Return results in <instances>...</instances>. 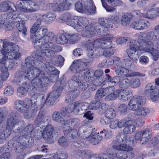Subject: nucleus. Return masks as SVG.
<instances>
[{"label":"nucleus","mask_w":159,"mask_h":159,"mask_svg":"<svg viewBox=\"0 0 159 159\" xmlns=\"http://www.w3.org/2000/svg\"><path fill=\"white\" fill-rule=\"evenodd\" d=\"M140 85V82L139 79L137 78H134L130 80L129 86L133 88L139 87Z\"/></svg>","instance_id":"obj_51"},{"label":"nucleus","mask_w":159,"mask_h":159,"mask_svg":"<svg viewBox=\"0 0 159 159\" xmlns=\"http://www.w3.org/2000/svg\"><path fill=\"white\" fill-rule=\"evenodd\" d=\"M159 39V33L151 31L147 33L141 32L139 36V41L146 52H149L154 47L153 43H156Z\"/></svg>","instance_id":"obj_11"},{"label":"nucleus","mask_w":159,"mask_h":159,"mask_svg":"<svg viewBox=\"0 0 159 159\" xmlns=\"http://www.w3.org/2000/svg\"><path fill=\"white\" fill-rule=\"evenodd\" d=\"M139 24L140 30L147 29L149 25V23L148 21L142 19L139 20Z\"/></svg>","instance_id":"obj_58"},{"label":"nucleus","mask_w":159,"mask_h":159,"mask_svg":"<svg viewBox=\"0 0 159 159\" xmlns=\"http://www.w3.org/2000/svg\"><path fill=\"white\" fill-rule=\"evenodd\" d=\"M133 18V15L132 13H125L122 16L120 22L121 24L123 26L129 25Z\"/></svg>","instance_id":"obj_39"},{"label":"nucleus","mask_w":159,"mask_h":159,"mask_svg":"<svg viewBox=\"0 0 159 159\" xmlns=\"http://www.w3.org/2000/svg\"><path fill=\"white\" fill-rule=\"evenodd\" d=\"M63 89V88L62 86H54L53 91L47 95L46 99L44 96H42L39 103L37 101H34V103L33 101H31V106L32 116L39 109L43 108L45 104L47 106L52 105L61 95Z\"/></svg>","instance_id":"obj_8"},{"label":"nucleus","mask_w":159,"mask_h":159,"mask_svg":"<svg viewBox=\"0 0 159 159\" xmlns=\"http://www.w3.org/2000/svg\"><path fill=\"white\" fill-rule=\"evenodd\" d=\"M68 36V41L72 42H75L79 39V35L78 34H67Z\"/></svg>","instance_id":"obj_57"},{"label":"nucleus","mask_w":159,"mask_h":159,"mask_svg":"<svg viewBox=\"0 0 159 159\" xmlns=\"http://www.w3.org/2000/svg\"><path fill=\"white\" fill-rule=\"evenodd\" d=\"M34 47L36 49L32 53V56L34 58L33 64L35 66L44 62L45 56L51 59L54 57L55 53L61 51V48L60 46L49 42Z\"/></svg>","instance_id":"obj_5"},{"label":"nucleus","mask_w":159,"mask_h":159,"mask_svg":"<svg viewBox=\"0 0 159 159\" xmlns=\"http://www.w3.org/2000/svg\"><path fill=\"white\" fill-rule=\"evenodd\" d=\"M53 127L52 125H48L45 127L42 133V136L44 139H51L53 137Z\"/></svg>","instance_id":"obj_33"},{"label":"nucleus","mask_w":159,"mask_h":159,"mask_svg":"<svg viewBox=\"0 0 159 159\" xmlns=\"http://www.w3.org/2000/svg\"><path fill=\"white\" fill-rule=\"evenodd\" d=\"M140 11H134L136 17L139 19L142 17L149 19H154L159 16V11H147L145 14L141 13Z\"/></svg>","instance_id":"obj_27"},{"label":"nucleus","mask_w":159,"mask_h":159,"mask_svg":"<svg viewBox=\"0 0 159 159\" xmlns=\"http://www.w3.org/2000/svg\"><path fill=\"white\" fill-rule=\"evenodd\" d=\"M80 93L79 90L77 89L70 91L66 95L65 102H68L73 101L79 95Z\"/></svg>","instance_id":"obj_38"},{"label":"nucleus","mask_w":159,"mask_h":159,"mask_svg":"<svg viewBox=\"0 0 159 159\" xmlns=\"http://www.w3.org/2000/svg\"><path fill=\"white\" fill-rule=\"evenodd\" d=\"M107 153H103L102 154V157L97 155H92L88 159H125L123 153L121 156L117 155L116 152L110 149H107Z\"/></svg>","instance_id":"obj_23"},{"label":"nucleus","mask_w":159,"mask_h":159,"mask_svg":"<svg viewBox=\"0 0 159 159\" xmlns=\"http://www.w3.org/2000/svg\"><path fill=\"white\" fill-rule=\"evenodd\" d=\"M133 120H130L129 122H126V125H125L123 129V132L125 134H131L136 130V127L134 125L132 124Z\"/></svg>","instance_id":"obj_35"},{"label":"nucleus","mask_w":159,"mask_h":159,"mask_svg":"<svg viewBox=\"0 0 159 159\" xmlns=\"http://www.w3.org/2000/svg\"><path fill=\"white\" fill-rule=\"evenodd\" d=\"M17 19H16V20H18V21H17V22H19V23L16 24V28L19 32H22L24 36L26 35L27 30L25 27V21L23 20H20L19 21Z\"/></svg>","instance_id":"obj_42"},{"label":"nucleus","mask_w":159,"mask_h":159,"mask_svg":"<svg viewBox=\"0 0 159 159\" xmlns=\"http://www.w3.org/2000/svg\"><path fill=\"white\" fill-rule=\"evenodd\" d=\"M46 113L43 111H40L38 115L34 121V124L37 126L39 127L42 123L45 122L46 117Z\"/></svg>","instance_id":"obj_37"},{"label":"nucleus","mask_w":159,"mask_h":159,"mask_svg":"<svg viewBox=\"0 0 159 159\" xmlns=\"http://www.w3.org/2000/svg\"><path fill=\"white\" fill-rule=\"evenodd\" d=\"M22 65L21 70L18 71L16 73L17 76L20 80L24 79L26 80L22 84V86L18 88L17 93L19 96L23 97L27 93V90L30 93H34L37 88H42L46 87L47 82L48 80L46 79L44 83H42L40 80L36 78H29V75L30 74H27V70H25Z\"/></svg>","instance_id":"obj_3"},{"label":"nucleus","mask_w":159,"mask_h":159,"mask_svg":"<svg viewBox=\"0 0 159 159\" xmlns=\"http://www.w3.org/2000/svg\"><path fill=\"white\" fill-rule=\"evenodd\" d=\"M68 38L67 34H61L56 37V41L58 44L65 45L68 42Z\"/></svg>","instance_id":"obj_41"},{"label":"nucleus","mask_w":159,"mask_h":159,"mask_svg":"<svg viewBox=\"0 0 159 159\" xmlns=\"http://www.w3.org/2000/svg\"><path fill=\"white\" fill-rule=\"evenodd\" d=\"M14 92L13 87L11 86H7L4 90V94L6 96H9L12 95Z\"/></svg>","instance_id":"obj_59"},{"label":"nucleus","mask_w":159,"mask_h":159,"mask_svg":"<svg viewBox=\"0 0 159 159\" xmlns=\"http://www.w3.org/2000/svg\"><path fill=\"white\" fill-rule=\"evenodd\" d=\"M73 22L76 25V27L73 28L78 31H80L82 29L85 27V30L81 33V35L83 37H91L95 35L97 30L96 29L91 23L89 24V20L84 17L75 16Z\"/></svg>","instance_id":"obj_10"},{"label":"nucleus","mask_w":159,"mask_h":159,"mask_svg":"<svg viewBox=\"0 0 159 159\" xmlns=\"http://www.w3.org/2000/svg\"><path fill=\"white\" fill-rule=\"evenodd\" d=\"M130 26L136 30H140L139 20L137 21H133Z\"/></svg>","instance_id":"obj_63"},{"label":"nucleus","mask_w":159,"mask_h":159,"mask_svg":"<svg viewBox=\"0 0 159 159\" xmlns=\"http://www.w3.org/2000/svg\"><path fill=\"white\" fill-rule=\"evenodd\" d=\"M8 114L7 109L5 107L0 108V125L2 123L4 118V116ZM6 127H0V132L3 131V129H5Z\"/></svg>","instance_id":"obj_46"},{"label":"nucleus","mask_w":159,"mask_h":159,"mask_svg":"<svg viewBox=\"0 0 159 159\" xmlns=\"http://www.w3.org/2000/svg\"><path fill=\"white\" fill-rule=\"evenodd\" d=\"M139 62L142 64H146L149 62V59L147 56H142L140 57Z\"/></svg>","instance_id":"obj_64"},{"label":"nucleus","mask_w":159,"mask_h":159,"mask_svg":"<svg viewBox=\"0 0 159 159\" xmlns=\"http://www.w3.org/2000/svg\"><path fill=\"white\" fill-rule=\"evenodd\" d=\"M113 35L107 34L104 36V38L98 39L95 40H88L84 44L88 52L87 56L90 58H93L95 56L100 54V50L107 48L109 45L111 46Z\"/></svg>","instance_id":"obj_6"},{"label":"nucleus","mask_w":159,"mask_h":159,"mask_svg":"<svg viewBox=\"0 0 159 159\" xmlns=\"http://www.w3.org/2000/svg\"><path fill=\"white\" fill-rule=\"evenodd\" d=\"M59 19L62 22H65L66 24L72 27H76V25L73 21L75 16H72L69 13H66L61 15Z\"/></svg>","instance_id":"obj_28"},{"label":"nucleus","mask_w":159,"mask_h":159,"mask_svg":"<svg viewBox=\"0 0 159 159\" xmlns=\"http://www.w3.org/2000/svg\"><path fill=\"white\" fill-rule=\"evenodd\" d=\"M116 115V112L113 108L108 109L105 112V116L108 118L113 119Z\"/></svg>","instance_id":"obj_50"},{"label":"nucleus","mask_w":159,"mask_h":159,"mask_svg":"<svg viewBox=\"0 0 159 159\" xmlns=\"http://www.w3.org/2000/svg\"><path fill=\"white\" fill-rule=\"evenodd\" d=\"M16 117V114L14 112H12L9 114L7 120L5 129H3L2 132H0V144L4 143L6 139L11 134L12 129L15 125H18L19 122Z\"/></svg>","instance_id":"obj_14"},{"label":"nucleus","mask_w":159,"mask_h":159,"mask_svg":"<svg viewBox=\"0 0 159 159\" xmlns=\"http://www.w3.org/2000/svg\"><path fill=\"white\" fill-rule=\"evenodd\" d=\"M111 131H108L103 129L102 131H100L99 133H94L92 131L91 134L89 136H86L85 138L93 145L98 144L102 139V135H105L106 139H109L111 137Z\"/></svg>","instance_id":"obj_19"},{"label":"nucleus","mask_w":159,"mask_h":159,"mask_svg":"<svg viewBox=\"0 0 159 159\" xmlns=\"http://www.w3.org/2000/svg\"><path fill=\"white\" fill-rule=\"evenodd\" d=\"M58 143L61 146L64 148L68 147L69 145V143L64 136L61 137L59 139Z\"/></svg>","instance_id":"obj_56"},{"label":"nucleus","mask_w":159,"mask_h":159,"mask_svg":"<svg viewBox=\"0 0 159 159\" xmlns=\"http://www.w3.org/2000/svg\"><path fill=\"white\" fill-rule=\"evenodd\" d=\"M129 82L130 80L128 78L123 79L120 81L119 86L120 88L124 89H128V88L129 86Z\"/></svg>","instance_id":"obj_48"},{"label":"nucleus","mask_w":159,"mask_h":159,"mask_svg":"<svg viewBox=\"0 0 159 159\" xmlns=\"http://www.w3.org/2000/svg\"><path fill=\"white\" fill-rule=\"evenodd\" d=\"M119 90L116 89L114 92L110 93L105 98L106 101H109L115 100L118 96V93L120 92Z\"/></svg>","instance_id":"obj_47"},{"label":"nucleus","mask_w":159,"mask_h":159,"mask_svg":"<svg viewBox=\"0 0 159 159\" xmlns=\"http://www.w3.org/2000/svg\"><path fill=\"white\" fill-rule=\"evenodd\" d=\"M120 18L117 16H112L111 18H101L98 20L99 23L102 26L106 29L112 28L113 25L116 28L119 25Z\"/></svg>","instance_id":"obj_21"},{"label":"nucleus","mask_w":159,"mask_h":159,"mask_svg":"<svg viewBox=\"0 0 159 159\" xmlns=\"http://www.w3.org/2000/svg\"><path fill=\"white\" fill-rule=\"evenodd\" d=\"M127 106L125 104H120L118 107V111L121 114H125L127 113Z\"/></svg>","instance_id":"obj_62"},{"label":"nucleus","mask_w":159,"mask_h":159,"mask_svg":"<svg viewBox=\"0 0 159 159\" xmlns=\"http://www.w3.org/2000/svg\"><path fill=\"white\" fill-rule=\"evenodd\" d=\"M101 103L98 101H92L89 105V108L92 110H97L100 107Z\"/></svg>","instance_id":"obj_54"},{"label":"nucleus","mask_w":159,"mask_h":159,"mask_svg":"<svg viewBox=\"0 0 159 159\" xmlns=\"http://www.w3.org/2000/svg\"><path fill=\"white\" fill-rule=\"evenodd\" d=\"M123 136H124L123 134H120V133L116 136L115 139L112 141V148L114 150L119 151H132L133 150L132 147L125 143L126 139L124 140L122 138Z\"/></svg>","instance_id":"obj_17"},{"label":"nucleus","mask_w":159,"mask_h":159,"mask_svg":"<svg viewBox=\"0 0 159 159\" xmlns=\"http://www.w3.org/2000/svg\"><path fill=\"white\" fill-rule=\"evenodd\" d=\"M80 75L75 74L72 77V79L68 83L69 87L71 89H79L81 91L85 90L88 87V84L85 82H81Z\"/></svg>","instance_id":"obj_22"},{"label":"nucleus","mask_w":159,"mask_h":159,"mask_svg":"<svg viewBox=\"0 0 159 159\" xmlns=\"http://www.w3.org/2000/svg\"><path fill=\"white\" fill-rule=\"evenodd\" d=\"M35 128L32 124L28 125L23 130L18 127L13 131L15 136L9 141L8 144L14 148L15 152L18 153L22 152L27 148H31L34 145V138H36L37 133L34 131Z\"/></svg>","instance_id":"obj_1"},{"label":"nucleus","mask_w":159,"mask_h":159,"mask_svg":"<svg viewBox=\"0 0 159 159\" xmlns=\"http://www.w3.org/2000/svg\"><path fill=\"white\" fill-rule=\"evenodd\" d=\"M107 94V93L104 88H102L98 89L95 94V97L97 100H99Z\"/></svg>","instance_id":"obj_49"},{"label":"nucleus","mask_w":159,"mask_h":159,"mask_svg":"<svg viewBox=\"0 0 159 159\" xmlns=\"http://www.w3.org/2000/svg\"><path fill=\"white\" fill-rule=\"evenodd\" d=\"M1 49L3 56L0 60V65L8 66L10 69H12L15 65L14 59H17L20 57L19 47L12 43H8L6 39H0V50Z\"/></svg>","instance_id":"obj_4"},{"label":"nucleus","mask_w":159,"mask_h":159,"mask_svg":"<svg viewBox=\"0 0 159 159\" xmlns=\"http://www.w3.org/2000/svg\"><path fill=\"white\" fill-rule=\"evenodd\" d=\"M107 48L102 50V55L107 57H109L112 55L115 52L114 47L112 46L109 45Z\"/></svg>","instance_id":"obj_45"},{"label":"nucleus","mask_w":159,"mask_h":159,"mask_svg":"<svg viewBox=\"0 0 159 159\" xmlns=\"http://www.w3.org/2000/svg\"><path fill=\"white\" fill-rule=\"evenodd\" d=\"M106 2L110 4L113 7H116L122 4L121 1L119 0H105ZM102 6L106 10H114V8L108 5L106 3L103 2L101 0Z\"/></svg>","instance_id":"obj_31"},{"label":"nucleus","mask_w":159,"mask_h":159,"mask_svg":"<svg viewBox=\"0 0 159 159\" xmlns=\"http://www.w3.org/2000/svg\"><path fill=\"white\" fill-rule=\"evenodd\" d=\"M70 68L72 71H75V74L80 75V77H82L87 82H91L94 80L93 72L89 68H87L81 70L77 65H71Z\"/></svg>","instance_id":"obj_18"},{"label":"nucleus","mask_w":159,"mask_h":159,"mask_svg":"<svg viewBox=\"0 0 159 159\" xmlns=\"http://www.w3.org/2000/svg\"><path fill=\"white\" fill-rule=\"evenodd\" d=\"M84 117L86 118L88 120H84L83 121L84 124H87L89 123V120H92L93 119V113L90 111H88L86 112L84 114Z\"/></svg>","instance_id":"obj_52"},{"label":"nucleus","mask_w":159,"mask_h":159,"mask_svg":"<svg viewBox=\"0 0 159 159\" xmlns=\"http://www.w3.org/2000/svg\"><path fill=\"white\" fill-rule=\"evenodd\" d=\"M41 21L38 20L31 26L30 31L32 34H35L34 39H32V41L34 44V47H37L52 40L54 34L52 32H48V30L46 26H40Z\"/></svg>","instance_id":"obj_7"},{"label":"nucleus","mask_w":159,"mask_h":159,"mask_svg":"<svg viewBox=\"0 0 159 159\" xmlns=\"http://www.w3.org/2000/svg\"><path fill=\"white\" fill-rule=\"evenodd\" d=\"M65 115L63 112L55 111L52 115V118L53 120L57 122L61 123L64 122L65 123L64 117Z\"/></svg>","instance_id":"obj_40"},{"label":"nucleus","mask_w":159,"mask_h":159,"mask_svg":"<svg viewBox=\"0 0 159 159\" xmlns=\"http://www.w3.org/2000/svg\"><path fill=\"white\" fill-rule=\"evenodd\" d=\"M8 69H10L8 68V66H1V70L2 73H0V89L2 87L3 85L2 81L5 80L9 76V74L8 72Z\"/></svg>","instance_id":"obj_36"},{"label":"nucleus","mask_w":159,"mask_h":159,"mask_svg":"<svg viewBox=\"0 0 159 159\" xmlns=\"http://www.w3.org/2000/svg\"><path fill=\"white\" fill-rule=\"evenodd\" d=\"M103 74V71L101 69L96 70L93 73V76L96 78L95 82H97L96 83V85L103 86L105 84V81L104 79H100Z\"/></svg>","instance_id":"obj_30"},{"label":"nucleus","mask_w":159,"mask_h":159,"mask_svg":"<svg viewBox=\"0 0 159 159\" xmlns=\"http://www.w3.org/2000/svg\"><path fill=\"white\" fill-rule=\"evenodd\" d=\"M143 47L139 43V39L137 41L132 40L130 41L129 48L127 49L126 52L128 57L131 60L126 58L123 59V63L125 67L131 69L135 66L133 62L137 63L138 59L142 53V51L140 49V48L142 50L146 51L143 48Z\"/></svg>","instance_id":"obj_9"},{"label":"nucleus","mask_w":159,"mask_h":159,"mask_svg":"<svg viewBox=\"0 0 159 159\" xmlns=\"http://www.w3.org/2000/svg\"><path fill=\"white\" fill-rule=\"evenodd\" d=\"M50 61L54 65L56 66H62L64 61V58L61 55H59L57 57H53L50 59Z\"/></svg>","instance_id":"obj_43"},{"label":"nucleus","mask_w":159,"mask_h":159,"mask_svg":"<svg viewBox=\"0 0 159 159\" xmlns=\"http://www.w3.org/2000/svg\"><path fill=\"white\" fill-rule=\"evenodd\" d=\"M142 134V135L140 140V143L142 144L146 143L151 139L152 131L149 129H146L143 130Z\"/></svg>","instance_id":"obj_34"},{"label":"nucleus","mask_w":159,"mask_h":159,"mask_svg":"<svg viewBox=\"0 0 159 159\" xmlns=\"http://www.w3.org/2000/svg\"><path fill=\"white\" fill-rule=\"evenodd\" d=\"M131 119V118L129 117H127L125 118L122 119L119 121L118 119V127L119 128H121L123 126H125L126 125V122H129Z\"/></svg>","instance_id":"obj_60"},{"label":"nucleus","mask_w":159,"mask_h":159,"mask_svg":"<svg viewBox=\"0 0 159 159\" xmlns=\"http://www.w3.org/2000/svg\"><path fill=\"white\" fill-rule=\"evenodd\" d=\"M145 92L146 94L150 95L153 101H156L159 98V87H156L154 83L147 84L145 88Z\"/></svg>","instance_id":"obj_25"},{"label":"nucleus","mask_w":159,"mask_h":159,"mask_svg":"<svg viewBox=\"0 0 159 159\" xmlns=\"http://www.w3.org/2000/svg\"><path fill=\"white\" fill-rule=\"evenodd\" d=\"M33 62L31 57H28L25 60L24 65H22L25 68H24L25 70H27V74H30L29 75V78H36L40 80L41 82L43 83L46 81V79H47L48 80L46 87L48 85L50 82L55 83L58 80L60 71L52 66L50 62H46L45 63L46 72L49 75L48 78L46 76V75L45 72L40 69L34 67Z\"/></svg>","instance_id":"obj_2"},{"label":"nucleus","mask_w":159,"mask_h":159,"mask_svg":"<svg viewBox=\"0 0 159 159\" xmlns=\"http://www.w3.org/2000/svg\"><path fill=\"white\" fill-rule=\"evenodd\" d=\"M68 0H53L54 3H50L47 5L48 9H59L60 10H68L71 8L72 5L70 2H68ZM71 0L69 1L70 2Z\"/></svg>","instance_id":"obj_20"},{"label":"nucleus","mask_w":159,"mask_h":159,"mask_svg":"<svg viewBox=\"0 0 159 159\" xmlns=\"http://www.w3.org/2000/svg\"><path fill=\"white\" fill-rule=\"evenodd\" d=\"M120 92L118 93V96L120 100L122 101L125 102L128 101L130 98L129 95L132 93V90L130 89H118Z\"/></svg>","instance_id":"obj_29"},{"label":"nucleus","mask_w":159,"mask_h":159,"mask_svg":"<svg viewBox=\"0 0 159 159\" xmlns=\"http://www.w3.org/2000/svg\"><path fill=\"white\" fill-rule=\"evenodd\" d=\"M80 123V121L75 118H72L65 121L64 125L62 126L64 135L66 137H71L73 139H76L78 136V132L76 129H72L70 127L74 128H76Z\"/></svg>","instance_id":"obj_15"},{"label":"nucleus","mask_w":159,"mask_h":159,"mask_svg":"<svg viewBox=\"0 0 159 159\" xmlns=\"http://www.w3.org/2000/svg\"><path fill=\"white\" fill-rule=\"evenodd\" d=\"M0 15V24L4 25L6 31H10L15 27L16 23L18 21L16 19H20L19 11H11Z\"/></svg>","instance_id":"obj_12"},{"label":"nucleus","mask_w":159,"mask_h":159,"mask_svg":"<svg viewBox=\"0 0 159 159\" xmlns=\"http://www.w3.org/2000/svg\"><path fill=\"white\" fill-rule=\"evenodd\" d=\"M43 17L45 21L50 22L55 19L56 16L53 13H48L46 15H44L43 16Z\"/></svg>","instance_id":"obj_53"},{"label":"nucleus","mask_w":159,"mask_h":159,"mask_svg":"<svg viewBox=\"0 0 159 159\" xmlns=\"http://www.w3.org/2000/svg\"><path fill=\"white\" fill-rule=\"evenodd\" d=\"M115 68V72L119 76H121L123 77H128L131 76L129 73V70L125 67L116 65Z\"/></svg>","instance_id":"obj_32"},{"label":"nucleus","mask_w":159,"mask_h":159,"mask_svg":"<svg viewBox=\"0 0 159 159\" xmlns=\"http://www.w3.org/2000/svg\"><path fill=\"white\" fill-rule=\"evenodd\" d=\"M68 154L66 153L56 152L53 156L54 159H67L68 157Z\"/></svg>","instance_id":"obj_55"},{"label":"nucleus","mask_w":159,"mask_h":159,"mask_svg":"<svg viewBox=\"0 0 159 159\" xmlns=\"http://www.w3.org/2000/svg\"><path fill=\"white\" fill-rule=\"evenodd\" d=\"M146 102V99L141 96H133L128 103V108L130 110L135 111L140 106L144 105Z\"/></svg>","instance_id":"obj_24"},{"label":"nucleus","mask_w":159,"mask_h":159,"mask_svg":"<svg viewBox=\"0 0 159 159\" xmlns=\"http://www.w3.org/2000/svg\"><path fill=\"white\" fill-rule=\"evenodd\" d=\"M23 2H18L16 7L14 4L10 2H1L0 4L1 10H14L15 8L16 10H30L23 7Z\"/></svg>","instance_id":"obj_26"},{"label":"nucleus","mask_w":159,"mask_h":159,"mask_svg":"<svg viewBox=\"0 0 159 159\" xmlns=\"http://www.w3.org/2000/svg\"><path fill=\"white\" fill-rule=\"evenodd\" d=\"M114 63L113 60L111 58L107 59L106 61L103 60L102 64L104 67H110Z\"/></svg>","instance_id":"obj_61"},{"label":"nucleus","mask_w":159,"mask_h":159,"mask_svg":"<svg viewBox=\"0 0 159 159\" xmlns=\"http://www.w3.org/2000/svg\"><path fill=\"white\" fill-rule=\"evenodd\" d=\"M88 103L85 102H76L74 104H70L61 109V111L65 115L70 113L74 110L77 114L81 115L86 111L88 108Z\"/></svg>","instance_id":"obj_16"},{"label":"nucleus","mask_w":159,"mask_h":159,"mask_svg":"<svg viewBox=\"0 0 159 159\" xmlns=\"http://www.w3.org/2000/svg\"><path fill=\"white\" fill-rule=\"evenodd\" d=\"M33 101L29 98H26L23 100H17L14 102V106L18 111L24 113L25 117L28 119L32 116L31 105V101Z\"/></svg>","instance_id":"obj_13"},{"label":"nucleus","mask_w":159,"mask_h":159,"mask_svg":"<svg viewBox=\"0 0 159 159\" xmlns=\"http://www.w3.org/2000/svg\"><path fill=\"white\" fill-rule=\"evenodd\" d=\"M150 112L149 108L146 107L139 108L135 111L136 115L142 117H145L148 115Z\"/></svg>","instance_id":"obj_44"}]
</instances>
